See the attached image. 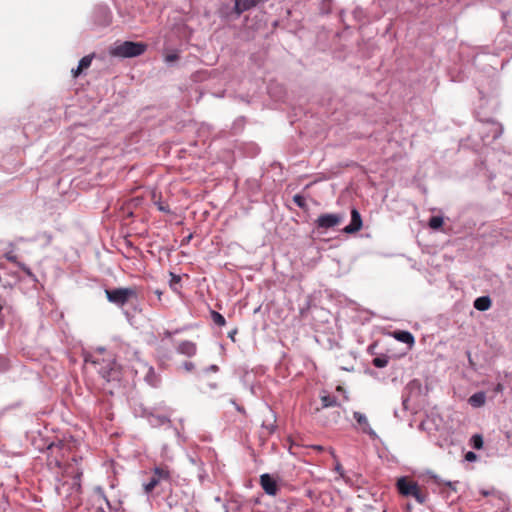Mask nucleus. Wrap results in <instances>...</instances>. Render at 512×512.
<instances>
[{
	"instance_id": "f257e3e1",
	"label": "nucleus",
	"mask_w": 512,
	"mask_h": 512,
	"mask_svg": "<svg viewBox=\"0 0 512 512\" xmlns=\"http://www.w3.org/2000/svg\"><path fill=\"white\" fill-rule=\"evenodd\" d=\"M137 412L140 417L146 418L152 427H161L164 425L172 427L170 417L173 410L164 403H160L155 407L141 406Z\"/></svg>"
},
{
	"instance_id": "f03ea898",
	"label": "nucleus",
	"mask_w": 512,
	"mask_h": 512,
	"mask_svg": "<svg viewBox=\"0 0 512 512\" xmlns=\"http://www.w3.org/2000/svg\"><path fill=\"white\" fill-rule=\"evenodd\" d=\"M82 470L77 469L72 482H61L55 486L57 495L63 496L64 500L71 506L78 507L81 503V477Z\"/></svg>"
},
{
	"instance_id": "7ed1b4c3",
	"label": "nucleus",
	"mask_w": 512,
	"mask_h": 512,
	"mask_svg": "<svg viewBox=\"0 0 512 512\" xmlns=\"http://www.w3.org/2000/svg\"><path fill=\"white\" fill-rule=\"evenodd\" d=\"M147 50L144 42L124 41L116 43L110 49V54L119 58H134L142 55Z\"/></svg>"
},
{
	"instance_id": "20e7f679",
	"label": "nucleus",
	"mask_w": 512,
	"mask_h": 512,
	"mask_svg": "<svg viewBox=\"0 0 512 512\" xmlns=\"http://www.w3.org/2000/svg\"><path fill=\"white\" fill-rule=\"evenodd\" d=\"M92 363L96 365L98 373L107 382L120 381L122 375L121 369L114 359H94Z\"/></svg>"
},
{
	"instance_id": "39448f33",
	"label": "nucleus",
	"mask_w": 512,
	"mask_h": 512,
	"mask_svg": "<svg viewBox=\"0 0 512 512\" xmlns=\"http://www.w3.org/2000/svg\"><path fill=\"white\" fill-rule=\"evenodd\" d=\"M105 294L108 301L118 307H123L130 300L137 299V291L131 287L106 289Z\"/></svg>"
},
{
	"instance_id": "423d86ee",
	"label": "nucleus",
	"mask_w": 512,
	"mask_h": 512,
	"mask_svg": "<svg viewBox=\"0 0 512 512\" xmlns=\"http://www.w3.org/2000/svg\"><path fill=\"white\" fill-rule=\"evenodd\" d=\"M478 133L484 145H488L498 139L503 133V126L492 120L480 124Z\"/></svg>"
},
{
	"instance_id": "0eeeda50",
	"label": "nucleus",
	"mask_w": 512,
	"mask_h": 512,
	"mask_svg": "<svg viewBox=\"0 0 512 512\" xmlns=\"http://www.w3.org/2000/svg\"><path fill=\"white\" fill-rule=\"evenodd\" d=\"M171 479L170 470L166 466H156L147 482L143 483V490L146 495L152 493L161 482H169Z\"/></svg>"
},
{
	"instance_id": "6e6552de",
	"label": "nucleus",
	"mask_w": 512,
	"mask_h": 512,
	"mask_svg": "<svg viewBox=\"0 0 512 512\" xmlns=\"http://www.w3.org/2000/svg\"><path fill=\"white\" fill-rule=\"evenodd\" d=\"M344 220V215L340 213L321 214L315 221L316 229L323 233L328 229L340 225Z\"/></svg>"
},
{
	"instance_id": "1a4fd4ad",
	"label": "nucleus",
	"mask_w": 512,
	"mask_h": 512,
	"mask_svg": "<svg viewBox=\"0 0 512 512\" xmlns=\"http://www.w3.org/2000/svg\"><path fill=\"white\" fill-rule=\"evenodd\" d=\"M260 485L267 495L275 496L279 491V486L274 477L268 473L260 476Z\"/></svg>"
},
{
	"instance_id": "9d476101",
	"label": "nucleus",
	"mask_w": 512,
	"mask_h": 512,
	"mask_svg": "<svg viewBox=\"0 0 512 512\" xmlns=\"http://www.w3.org/2000/svg\"><path fill=\"white\" fill-rule=\"evenodd\" d=\"M418 484L414 481L409 480L407 477H400L396 482L398 492L405 497H410L414 492Z\"/></svg>"
},
{
	"instance_id": "9b49d317",
	"label": "nucleus",
	"mask_w": 512,
	"mask_h": 512,
	"mask_svg": "<svg viewBox=\"0 0 512 512\" xmlns=\"http://www.w3.org/2000/svg\"><path fill=\"white\" fill-rule=\"evenodd\" d=\"M94 19L98 25L107 26L111 21V12L108 6L99 5L94 10Z\"/></svg>"
},
{
	"instance_id": "f8f14e48",
	"label": "nucleus",
	"mask_w": 512,
	"mask_h": 512,
	"mask_svg": "<svg viewBox=\"0 0 512 512\" xmlns=\"http://www.w3.org/2000/svg\"><path fill=\"white\" fill-rule=\"evenodd\" d=\"M267 1L268 0H235L234 12L237 16H240L245 11H248Z\"/></svg>"
},
{
	"instance_id": "ddd939ff",
	"label": "nucleus",
	"mask_w": 512,
	"mask_h": 512,
	"mask_svg": "<svg viewBox=\"0 0 512 512\" xmlns=\"http://www.w3.org/2000/svg\"><path fill=\"white\" fill-rule=\"evenodd\" d=\"M353 417L356 422L362 427V432L369 435L372 439H377V433L370 427L369 422L365 414L355 411Z\"/></svg>"
},
{
	"instance_id": "4468645a",
	"label": "nucleus",
	"mask_w": 512,
	"mask_h": 512,
	"mask_svg": "<svg viewBox=\"0 0 512 512\" xmlns=\"http://www.w3.org/2000/svg\"><path fill=\"white\" fill-rule=\"evenodd\" d=\"M362 228V218L359 211L356 208L351 210V221L343 231L347 234H353L358 232Z\"/></svg>"
},
{
	"instance_id": "2eb2a0df",
	"label": "nucleus",
	"mask_w": 512,
	"mask_h": 512,
	"mask_svg": "<svg viewBox=\"0 0 512 512\" xmlns=\"http://www.w3.org/2000/svg\"><path fill=\"white\" fill-rule=\"evenodd\" d=\"M177 352L187 357H192L196 354L197 347L192 341L184 340L177 346Z\"/></svg>"
},
{
	"instance_id": "dca6fc26",
	"label": "nucleus",
	"mask_w": 512,
	"mask_h": 512,
	"mask_svg": "<svg viewBox=\"0 0 512 512\" xmlns=\"http://www.w3.org/2000/svg\"><path fill=\"white\" fill-rule=\"evenodd\" d=\"M393 335L396 340L409 346H412L415 343L414 336L409 331L397 330Z\"/></svg>"
},
{
	"instance_id": "f3484780",
	"label": "nucleus",
	"mask_w": 512,
	"mask_h": 512,
	"mask_svg": "<svg viewBox=\"0 0 512 512\" xmlns=\"http://www.w3.org/2000/svg\"><path fill=\"white\" fill-rule=\"evenodd\" d=\"M492 305L491 298L489 296H480L474 300L473 306L476 310L484 312L490 309Z\"/></svg>"
},
{
	"instance_id": "a211bd4d",
	"label": "nucleus",
	"mask_w": 512,
	"mask_h": 512,
	"mask_svg": "<svg viewBox=\"0 0 512 512\" xmlns=\"http://www.w3.org/2000/svg\"><path fill=\"white\" fill-rule=\"evenodd\" d=\"M94 54L86 55L80 59L77 68L72 69V73L74 77H78L84 69H87L92 62Z\"/></svg>"
},
{
	"instance_id": "6ab92c4d",
	"label": "nucleus",
	"mask_w": 512,
	"mask_h": 512,
	"mask_svg": "<svg viewBox=\"0 0 512 512\" xmlns=\"http://www.w3.org/2000/svg\"><path fill=\"white\" fill-rule=\"evenodd\" d=\"M145 382L151 387H158L160 384V376L155 372L153 367H149L145 375Z\"/></svg>"
},
{
	"instance_id": "aec40b11",
	"label": "nucleus",
	"mask_w": 512,
	"mask_h": 512,
	"mask_svg": "<svg viewBox=\"0 0 512 512\" xmlns=\"http://www.w3.org/2000/svg\"><path fill=\"white\" fill-rule=\"evenodd\" d=\"M486 395L484 392H476L468 399V403L475 408H479L485 404Z\"/></svg>"
},
{
	"instance_id": "412c9836",
	"label": "nucleus",
	"mask_w": 512,
	"mask_h": 512,
	"mask_svg": "<svg viewBox=\"0 0 512 512\" xmlns=\"http://www.w3.org/2000/svg\"><path fill=\"white\" fill-rule=\"evenodd\" d=\"M432 478L434 479V482L438 485V486H442L444 485L446 488H448L449 490L451 491H454L456 492V486L459 484L458 481H443L440 477H438L437 475H433Z\"/></svg>"
},
{
	"instance_id": "4be33fe9",
	"label": "nucleus",
	"mask_w": 512,
	"mask_h": 512,
	"mask_svg": "<svg viewBox=\"0 0 512 512\" xmlns=\"http://www.w3.org/2000/svg\"><path fill=\"white\" fill-rule=\"evenodd\" d=\"M96 491L100 494V496L103 498V500L105 501L108 509L110 512H118L119 511V508L121 506V503H118L116 505H113L109 499L107 498V496L105 495L103 489L101 487H97Z\"/></svg>"
},
{
	"instance_id": "5701e85b",
	"label": "nucleus",
	"mask_w": 512,
	"mask_h": 512,
	"mask_svg": "<svg viewBox=\"0 0 512 512\" xmlns=\"http://www.w3.org/2000/svg\"><path fill=\"white\" fill-rule=\"evenodd\" d=\"M321 403H322V408L335 407V406L339 405L336 397L333 395L321 396Z\"/></svg>"
},
{
	"instance_id": "b1692460",
	"label": "nucleus",
	"mask_w": 512,
	"mask_h": 512,
	"mask_svg": "<svg viewBox=\"0 0 512 512\" xmlns=\"http://www.w3.org/2000/svg\"><path fill=\"white\" fill-rule=\"evenodd\" d=\"M483 437L480 434H474L470 438V445L473 449L480 450L483 447Z\"/></svg>"
},
{
	"instance_id": "393cba45",
	"label": "nucleus",
	"mask_w": 512,
	"mask_h": 512,
	"mask_svg": "<svg viewBox=\"0 0 512 512\" xmlns=\"http://www.w3.org/2000/svg\"><path fill=\"white\" fill-rule=\"evenodd\" d=\"M410 497H413L419 504H424L427 500V494L422 492L419 486L416 487Z\"/></svg>"
},
{
	"instance_id": "a878e982",
	"label": "nucleus",
	"mask_w": 512,
	"mask_h": 512,
	"mask_svg": "<svg viewBox=\"0 0 512 512\" xmlns=\"http://www.w3.org/2000/svg\"><path fill=\"white\" fill-rule=\"evenodd\" d=\"M443 222L444 220L442 216H432L429 219V227L433 230H438L442 227Z\"/></svg>"
},
{
	"instance_id": "bb28decb",
	"label": "nucleus",
	"mask_w": 512,
	"mask_h": 512,
	"mask_svg": "<svg viewBox=\"0 0 512 512\" xmlns=\"http://www.w3.org/2000/svg\"><path fill=\"white\" fill-rule=\"evenodd\" d=\"M211 318L213 322L218 326H224L226 324L224 316L217 311L211 312Z\"/></svg>"
},
{
	"instance_id": "cd10ccee",
	"label": "nucleus",
	"mask_w": 512,
	"mask_h": 512,
	"mask_svg": "<svg viewBox=\"0 0 512 512\" xmlns=\"http://www.w3.org/2000/svg\"><path fill=\"white\" fill-rule=\"evenodd\" d=\"M44 240L45 245H49L52 241V235L48 232L38 233L31 241Z\"/></svg>"
},
{
	"instance_id": "c85d7f7f",
	"label": "nucleus",
	"mask_w": 512,
	"mask_h": 512,
	"mask_svg": "<svg viewBox=\"0 0 512 512\" xmlns=\"http://www.w3.org/2000/svg\"><path fill=\"white\" fill-rule=\"evenodd\" d=\"M18 267L29 277L32 281H37L36 275L25 263H18Z\"/></svg>"
},
{
	"instance_id": "c756f323",
	"label": "nucleus",
	"mask_w": 512,
	"mask_h": 512,
	"mask_svg": "<svg viewBox=\"0 0 512 512\" xmlns=\"http://www.w3.org/2000/svg\"><path fill=\"white\" fill-rule=\"evenodd\" d=\"M372 363L375 367L377 368H384L387 366L388 364V359L387 357L385 356H379V357H375L373 360H372Z\"/></svg>"
},
{
	"instance_id": "7c9ffc66",
	"label": "nucleus",
	"mask_w": 512,
	"mask_h": 512,
	"mask_svg": "<svg viewBox=\"0 0 512 512\" xmlns=\"http://www.w3.org/2000/svg\"><path fill=\"white\" fill-rule=\"evenodd\" d=\"M293 202L299 207V208H305L306 207V198L301 194H295L293 196Z\"/></svg>"
},
{
	"instance_id": "2f4dec72",
	"label": "nucleus",
	"mask_w": 512,
	"mask_h": 512,
	"mask_svg": "<svg viewBox=\"0 0 512 512\" xmlns=\"http://www.w3.org/2000/svg\"><path fill=\"white\" fill-rule=\"evenodd\" d=\"M9 369V359L6 356L0 355V372H5Z\"/></svg>"
},
{
	"instance_id": "473e14b6",
	"label": "nucleus",
	"mask_w": 512,
	"mask_h": 512,
	"mask_svg": "<svg viewBox=\"0 0 512 512\" xmlns=\"http://www.w3.org/2000/svg\"><path fill=\"white\" fill-rule=\"evenodd\" d=\"M262 428L266 429L268 434H273L276 430V425L274 423H268L267 421H263Z\"/></svg>"
},
{
	"instance_id": "72a5a7b5",
	"label": "nucleus",
	"mask_w": 512,
	"mask_h": 512,
	"mask_svg": "<svg viewBox=\"0 0 512 512\" xmlns=\"http://www.w3.org/2000/svg\"><path fill=\"white\" fill-rule=\"evenodd\" d=\"M5 258L7 261L14 263L17 266H18V263H21L20 261H18L17 256L12 251L5 253Z\"/></svg>"
},
{
	"instance_id": "f704fd0d",
	"label": "nucleus",
	"mask_w": 512,
	"mask_h": 512,
	"mask_svg": "<svg viewBox=\"0 0 512 512\" xmlns=\"http://www.w3.org/2000/svg\"><path fill=\"white\" fill-rule=\"evenodd\" d=\"M178 59H179V55H178V53H176V52H173V53L167 54V55L165 56V61H166L167 63H173V62L177 61Z\"/></svg>"
},
{
	"instance_id": "c9c22d12",
	"label": "nucleus",
	"mask_w": 512,
	"mask_h": 512,
	"mask_svg": "<svg viewBox=\"0 0 512 512\" xmlns=\"http://www.w3.org/2000/svg\"><path fill=\"white\" fill-rule=\"evenodd\" d=\"M332 0H323L322 1V7L321 10L323 13H329L330 12V4Z\"/></svg>"
},
{
	"instance_id": "e433bc0d",
	"label": "nucleus",
	"mask_w": 512,
	"mask_h": 512,
	"mask_svg": "<svg viewBox=\"0 0 512 512\" xmlns=\"http://www.w3.org/2000/svg\"><path fill=\"white\" fill-rule=\"evenodd\" d=\"M476 458H477L476 454H475L474 452H472V451H469V452H467V453L465 454V459H466L467 461L472 462V461H475V460H476Z\"/></svg>"
},
{
	"instance_id": "4c0bfd02",
	"label": "nucleus",
	"mask_w": 512,
	"mask_h": 512,
	"mask_svg": "<svg viewBox=\"0 0 512 512\" xmlns=\"http://www.w3.org/2000/svg\"><path fill=\"white\" fill-rule=\"evenodd\" d=\"M183 368L186 370V371H192L194 369V363L193 362H190V361H185L183 363Z\"/></svg>"
},
{
	"instance_id": "58836bf2",
	"label": "nucleus",
	"mask_w": 512,
	"mask_h": 512,
	"mask_svg": "<svg viewBox=\"0 0 512 512\" xmlns=\"http://www.w3.org/2000/svg\"><path fill=\"white\" fill-rule=\"evenodd\" d=\"M158 209L160 211L164 212V213H167V214L171 213V210H170L168 205L165 206V205H162V204H158Z\"/></svg>"
},
{
	"instance_id": "ea45409f",
	"label": "nucleus",
	"mask_w": 512,
	"mask_h": 512,
	"mask_svg": "<svg viewBox=\"0 0 512 512\" xmlns=\"http://www.w3.org/2000/svg\"><path fill=\"white\" fill-rule=\"evenodd\" d=\"M218 370H219V367L215 364H212L205 369V372H217Z\"/></svg>"
},
{
	"instance_id": "a19ab883",
	"label": "nucleus",
	"mask_w": 512,
	"mask_h": 512,
	"mask_svg": "<svg viewBox=\"0 0 512 512\" xmlns=\"http://www.w3.org/2000/svg\"><path fill=\"white\" fill-rule=\"evenodd\" d=\"M180 282V277L172 274V280L170 286L173 287L174 283Z\"/></svg>"
},
{
	"instance_id": "79ce46f5",
	"label": "nucleus",
	"mask_w": 512,
	"mask_h": 512,
	"mask_svg": "<svg viewBox=\"0 0 512 512\" xmlns=\"http://www.w3.org/2000/svg\"><path fill=\"white\" fill-rule=\"evenodd\" d=\"M235 408L240 413H244L245 412L244 408L242 406L238 405V404H235Z\"/></svg>"
},
{
	"instance_id": "37998d69",
	"label": "nucleus",
	"mask_w": 512,
	"mask_h": 512,
	"mask_svg": "<svg viewBox=\"0 0 512 512\" xmlns=\"http://www.w3.org/2000/svg\"><path fill=\"white\" fill-rule=\"evenodd\" d=\"M236 332H237L236 330H233V331L229 332L228 336H229L232 340H234V335L236 334Z\"/></svg>"
},
{
	"instance_id": "c03bdc74",
	"label": "nucleus",
	"mask_w": 512,
	"mask_h": 512,
	"mask_svg": "<svg viewBox=\"0 0 512 512\" xmlns=\"http://www.w3.org/2000/svg\"><path fill=\"white\" fill-rule=\"evenodd\" d=\"M207 386L210 388V389H216L217 387V384L216 383H208Z\"/></svg>"
},
{
	"instance_id": "a18cd8bd",
	"label": "nucleus",
	"mask_w": 512,
	"mask_h": 512,
	"mask_svg": "<svg viewBox=\"0 0 512 512\" xmlns=\"http://www.w3.org/2000/svg\"><path fill=\"white\" fill-rule=\"evenodd\" d=\"M0 304H1V306H7L6 300L4 298H2L1 296H0Z\"/></svg>"
},
{
	"instance_id": "49530a36",
	"label": "nucleus",
	"mask_w": 512,
	"mask_h": 512,
	"mask_svg": "<svg viewBox=\"0 0 512 512\" xmlns=\"http://www.w3.org/2000/svg\"><path fill=\"white\" fill-rule=\"evenodd\" d=\"M155 294L158 296V299H161L162 292L160 290H156Z\"/></svg>"
},
{
	"instance_id": "de8ad7c7",
	"label": "nucleus",
	"mask_w": 512,
	"mask_h": 512,
	"mask_svg": "<svg viewBox=\"0 0 512 512\" xmlns=\"http://www.w3.org/2000/svg\"><path fill=\"white\" fill-rule=\"evenodd\" d=\"M71 467H72V465L69 464L68 467L65 469V473L68 474L70 472Z\"/></svg>"
},
{
	"instance_id": "09e8293b",
	"label": "nucleus",
	"mask_w": 512,
	"mask_h": 512,
	"mask_svg": "<svg viewBox=\"0 0 512 512\" xmlns=\"http://www.w3.org/2000/svg\"><path fill=\"white\" fill-rule=\"evenodd\" d=\"M174 431H175V433H176L177 437H179V438H180V436H181V435H180L179 430H178L177 428H174Z\"/></svg>"
},
{
	"instance_id": "8fccbe9b",
	"label": "nucleus",
	"mask_w": 512,
	"mask_h": 512,
	"mask_svg": "<svg viewBox=\"0 0 512 512\" xmlns=\"http://www.w3.org/2000/svg\"><path fill=\"white\" fill-rule=\"evenodd\" d=\"M191 238H192V235L190 234L189 236L186 237L185 241L189 242L191 240Z\"/></svg>"
},
{
	"instance_id": "3c124183",
	"label": "nucleus",
	"mask_w": 512,
	"mask_h": 512,
	"mask_svg": "<svg viewBox=\"0 0 512 512\" xmlns=\"http://www.w3.org/2000/svg\"><path fill=\"white\" fill-rule=\"evenodd\" d=\"M270 412H271V415H272V418L275 420V414L272 412V410L269 408Z\"/></svg>"
},
{
	"instance_id": "603ef678",
	"label": "nucleus",
	"mask_w": 512,
	"mask_h": 512,
	"mask_svg": "<svg viewBox=\"0 0 512 512\" xmlns=\"http://www.w3.org/2000/svg\"><path fill=\"white\" fill-rule=\"evenodd\" d=\"M96 512H105L103 508H98Z\"/></svg>"
},
{
	"instance_id": "864d4df0",
	"label": "nucleus",
	"mask_w": 512,
	"mask_h": 512,
	"mask_svg": "<svg viewBox=\"0 0 512 512\" xmlns=\"http://www.w3.org/2000/svg\"><path fill=\"white\" fill-rule=\"evenodd\" d=\"M186 512H199V511L196 509H193V510H186Z\"/></svg>"
},
{
	"instance_id": "5fc2aeb1",
	"label": "nucleus",
	"mask_w": 512,
	"mask_h": 512,
	"mask_svg": "<svg viewBox=\"0 0 512 512\" xmlns=\"http://www.w3.org/2000/svg\"><path fill=\"white\" fill-rule=\"evenodd\" d=\"M231 403L235 406L236 402L234 399L231 400Z\"/></svg>"
},
{
	"instance_id": "6e6d98bb",
	"label": "nucleus",
	"mask_w": 512,
	"mask_h": 512,
	"mask_svg": "<svg viewBox=\"0 0 512 512\" xmlns=\"http://www.w3.org/2000/svg\"><path fill=\"white\" fill-rule=\"evenodd\" d=\"M52 446H53V443L49 444V445H48V449H51V448H52Z\"/></svg>"
}]
</instances>
